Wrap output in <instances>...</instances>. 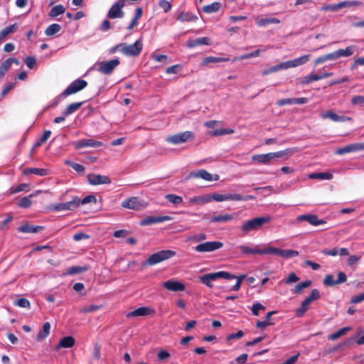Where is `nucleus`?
I'll return each mask as SVG.
<instances>
[{"instance_id":"f257e3e1","label":"nucleus","mask_w":364,"mask_h":364,"mask_svg":"<svg viewBox=\"0 0 364 364\" xmlns=\"http://www.w3.org/2000/svg\"><path fill=\"white\" fill-rule=\"evenodd\" d=\"M272 218L269 216L257 217L245 221L240 228L244 234L247 235L251 232H257L265 224L270 223Z\"/></svg>"},{"instance_id":"f03ea898","label":"nucleus","mask_w":364,"mask_h":364,"mask_svg":"<svg viewBox=\"0 0 364 364\" xmlns=\"http://www.w3.org/2000/svg\"><path fill=\"white\" fill-rule=\"evenodd\" d=\"M289 152V149L277 152H270L262 154H255L252 156V159L260 164H268L272 160L276 158H281Z\"/></svg>"},{"instance_id":"7ed1b4c3","label":"nucleus","mask_w":364,"mask_h":364,"mask_svg":"<svg viewBox=\"0 0 364 364\" xmlns=\"http://www.w3.org/2000/svg\"><path fill=\"white\" fill-rule=\"evenodd\" d=\"M119 64L120 60L118 58L112 59L108 61H100L96 63V70L103 75H111Z\"/></svg>"},{"instance_id":"20e7f679","label":"nucleus","mask_w":364,"mask_h":364,"mask_svg":"<svg viewBox=\"0 0 364 364\" xmlns=\"http://www.w3.org/2000/svg\"><path fill=\"white\" fill-rule=\"evenodd\" d=\"M176 255V252L173 250H161L151 255L146 260L149 265H154L162 261L170 259Z\"/></svg>"},{"instance_id":"39448f33","label":"nucleus","mask_w":364,"mask_h":364,"mask_svg":"<svg viewBox=\"0 0 364 364\" xmlns=\"http://www.w3.org/2000/svg\"><path fill=\"white\" fill-rule=\"evenodd\" d=\"M87 85V81L81 79H77L72 82L67 88L62 92V94L58 97H67L68 95L75 94L82 90H83Z\"/></svg>"},{"instance_id":"423d86ee","label":"nucleus","mask_w":364,"mask_h":364,"mask_svg":"<svg viewBox=\"0 0 364 364\" xmlns=\"http://www.w3.org/2000/svg\"><path fill=\"white\" fill-rule=\"evenodd\" d=\"M121 52L127 56H138L143 48L141 39L136 41L133 44L123 43Z\"/></svg>"},{"instance_id":"0eeeda50","label":"nucleus","mask_w":364,"mask_h":364,"mask_svg":"<svg viewBox=\"0 0 364 364\" xmlns=\"http://www.w3.org/2000/svg\"><path fill=\"white\" fill-rule=\"evenodd\" d=\"M122 206L124 208L132 209L134 210H141L145 208L147 206V204L139 198L133 196L122 201Z\"/></svg>"},{"instance_id":"6e6552de","label":"nucleus","mask_w":364,"mask_h":364,"mask_svg":"<svg viewBox=\"0 0 364 364\" xmlns=\"http://www.w3.org/2000/svg\"><path fill=\"white\" fill-rule=\"evenodd\" d=\"M223 247V243L220 241H209L198 245L194 247V250L198 252H210Z\"/></svg>"},{"instance_id":"1a4fd4ad","label":"nucleus","mask_w":364,"mask_h":364,"mask_svg":"<svg viewBox=\"0 0 364 364\" xmlns=\"http://www.w3.org/2000/svg\"><path fill=\"white\" fill-rule=\"evenodd\" d=\"M194 134L192 132L186 131L178 133L166 138V141L171 144H179L187 141L189 139L193 138Z\"/></svg>"},{"instance_id":"9d476101","label":"nucleus","mask_w":364,"mask_h":364,"mask_svg":"<svg viewBox=\"0 0 364 364\" xmlns=\"http://www.w3.org/2000/svg\"><path fill=\"white\" fill-rule=\"evenodd\" d=\"M124 4L122 1H117L115 2L109 9L107 14V17L111 19L121 18L124 16V13L122 8L124 6Z\"/></svg>"},{"instance_id":"9b49d317","label":"nucleus","mask_w":364,"mask_h":364,"mask_svg":"<svg viewBox=\"0 0 364 364\" xmlns=\"http://www.w3.org/2000/svg\"><path fill=\"white\" fill-rule=\"evenodd\" d=\"M75 149H80L87 147L97 148L102 146V143L93 139H82L73 142Z\"/></svg>"},{"instance_id":"f8f14e48","label":"nucleus","mask_w":364,"mask_h":364,"mask_svg":"<svg viewBox=\"0 0 364 364\" xmlns=\"http://www.w3.org/2000/svg\"><path fill=\"white\" fill-rule=\"evenodd\" d=\"M310 55H304L291 60L282 62L284 70L306 64L310 60Z\"/></svg>"},{"instance_id":"ddd939ff","label":"nucleus","mask_w":364,"mask_h":364,"mask_svg":"<svg viewBox=\"0 0 364 364\" xmlns=\"http://www.w3.org/2000/svg\"><path fill=\"white\" fill-rule=\"evenodd\" d=\"M87 180L89 183L93 186L109 184L112 182L109 176L95 173L88 174Z\"/></svg>"},{"instance_id":"4468645a","label":"nucleus","mask_w":364,"mask_h":364,"mask_svg":"<svg viewBox=\"0 0 364 364\" xmlns=\"http://www.w3.org/2000/svg\"><path fill=\"white\" fill-rule=\"evenodd\" d=\"M338 276V279H335L334 276L333 274L326 275L323 280V284L327 287H332L336 284L343 283L347 280V277L346 274L343 272H339Z\"/></svg>"},{"instance_id":"2eb2a0df","label":"nucleus","mask_w":364,"mask_h":364,"mask_svg":"<svg viewBox=\"0 0 364 364\" xmlns=\"http://www.w3.org/2000/svg\"><path fill=\"white\" fill-rule=\"evenodd\" d=\"M297 220L307 221L309 224L314 226H318L326 223L325 220L319 219L316 215L314 214L300 215L297 217Z\"/></svg>"},{"instance_id":"dca6fc26","label":"nucleus","mask_w":364,"mask_h":364,"mask_svg":"<svg viewBox=\"0 0 364 364\" xmlns=\"http://www.w3.org/2000/svg\"><path fill=\"white\" fill-rule=\"evenodd\" d=\"M189 176L191 178H200L207 181H218L219 179L218 175L215 174L213 176L205 169L191 172Z\"/></svg>"},{"instance_id":"f3484780","label":"nucleus","mask_w":364,"mask_h":364,"mask_svg":"<svg viewBox=\"0 0 364 364\" xmlns=\"http://www.w3.org/2000/svg\"><path fill=\"white\" fill-rule=\"evenodd\" d=\"M163 287L172 291H182L185 289V285L183 283L173 279L164 282Z\"/></svg>"},{"instance_id":"a211bd4d","label":"nucleus","mask_w":364,"mask_h":364,"mask_svg":"<svg viewBox=\"0 0 364 364\" xmlns=\"http://www.w3.org/2000/svg\"><path fill=\"white\" fill-rule=\"evenodd\" d=\"M171 219V218L168 215L157 216V217L151 216V217H148V218L143 219L140 222V224L144 226L149 225H152L154 223H159L168 221Z\"/></svg>"},{"instance_id":"6ab92c4d","label":"nucleus","mask_w":364,"mask_h":364,"mask_svg":"<svg viewBox=\"0 0 364 364\" xmlns=\"http://www.w3.org/2000/svg\"><path fill=\"white\" fill-rule=\"evenodd\" d=\"M321 117L323 119H330L333 122H346L350 121L352 119L350 117L339 116L331 110H328L324 113H321Z\"/></svg>"},{"instance_id":"aec40b11","label":"nucleus","mask_w":364,"mask_h":364,"mask_svg":"<svg viewBox=\"0 0 364 364\" xmlns=\"http://www.w3.org/2000/svg\"><path fill=\"white\" fill-rule=\"evenodd\" d=\"M363 149H364V143L352 144L347 145L344 147H342L341 149H338L336 151V154L343 155V154H345L347 153L353 152V151H356L358 150H363Z\"/></svg>"},{"instance_id":"412c9836","label":"nucleus","mask_w":364,"mask_h":364,"mask_svg":"<svg viewBox=\"0 0 364 364\" xmlns=\"http://www.w3.org/2000/svg\"><path fill=\"white\" fill-rule=\"evenodd\" d=\"M308 102V99L306 97L299 98H287L278 100L277 104L278 106H284L287 105H303Z\"/></svg>"},{"instance_id":"4be33fe9","label":"nucleus","mask_w":364,"mask_h":364,"mask_svg":"<svg viewBox=\"0 0 364 364\" xmlns=\"http://www.w3.org/2000/svg\"><path fill=\"white\" fill-rule=\"evenodd\" d=\"M271 48L272 47L269 46H262L260 48L257 49L252 53H247V54L240 55L239 57L235 58L233 61L242 60L248 59V58H256L259 55L260 53L265 52Z\"/></svg>"},{"instance_id":"5701e85b","label":"nucleus","mask_w":364,"mask_h":364,"mask_svg":"<svg viewBox=\"0 0 364 364\" xmlns=\"http://www.w3.org/2000/svg\"><path fill=\"white\" fill-rule=\"evenodd\" d=\"M255 22L259 26H264L269 24L279 23L280 20L274 17L263 18L261 16H257L255 18Z\"/></svg>"},{"instance_id":"b1692460","label":"nucleus","mask_w":364,"mask_h":364,"mask_svg":"<svg viewBox=\"0 0 364 364\" xmlns=\"http://www.w3.org/2000/svg\"><path fill=\"white\" fill-rule=\"evenodd\" d=\"M176 19L181 22H191L196 21L198 17L191 12L183 11L179 14Z\"/></svg>"},{"instance_id":"393cba45","label":"nucleus","mask_w":364,"mask_h":364,"mask_svg":"<svg viewBox=\"0 0 364 364\" xmlns=\"http://www.w3.org/2000/svg\"><path fill=\"white\" fill-rule=\"evenodd\" d=\"M153 311L148 307H139L127 314V317H136L150 314Z\"/></svg>"},{"instance_id":"a878e982","label":"nucleus","mask_w":364,"mask_h":364,"mask_svg":"<svg viewBox=\"0 0 364 364\" xmlns=\"http://www.w3.org/2000/svg\"><path fill=\"white\" fill-rule=\"evenodd\" d=\"M41 192V191H36V192L30 194L28 196H25L22 198L18 202V205L24 208H29L31 205V198L37 196Z\"/></svg>"},{"instance_id":"bb28decb","label":"nucleus","mask_w":364,"mask_h":364,"mask_svg":"<svg viewBox=\"0 0 364 364\" xmlns=\"http://www.w3.org/2000/svg\"><path fill=\"white\" fill-rule=\"evenodd\" d=\"M218 279L216 273L204 274L199 277V280L208 287H213L212 282Z\"/></svg>"},{"instance_id":"cd10ccee","label":"nucleus","mask_w":364,"mask_h":364,"mask_svg":"<svg viewBox=\"0 0 364 364\" xmlns=\"http://www.w3.org/2000/svg\"><path fill=\"white\" fill-rule=\"evenodd\" d=\"M23 173L24 175L32 173L40 176H45L49 174V171L46 168H26Z\"/></svg>"},{"instance_id":"c85d7f7f","label":"nucleus","mask_w":364,"mask_h":364,"mask_svg":"<svg viewBox=\"0 0 364 364\" xmlns=\"http://www.w3.org/2000/svg\"><path fill=\"white\" fill-rule=\"evenodd\" d=\"M43 229L42 226L25 224L18 228V231L24 233H35Z\"/></svg>"},{"instance_id":"c756f323","label":"nucleus","mask_w":364,"mask_h":364,"mask_svg":"<svg viewBox=\"0 0 364 364\" xmlns=\"http://www.w3.org/2000/svg\"><path fill=\"white\" fill-rule=\"evenodd\" d=\"M276 314V311H272L267 314L266 318L264 321H258L256 323V326L258 328L264 329L267 326L272 325L274 323L271 321V317L273 314Z\"/></svg>"},{"instance_id":"7c9ffc66","label":"nucleus","mask_w":364,"mask_h":364,"mask_svg":"<svg viewBox=\"0 0 364 364\" xmlns=\"http://www.w3.org/2000/svg\"><path fill=\"white\" fill-rule=\"evenodd\" d=\"M230 59L228 58H220V57H213V56H208L203 59L201 65L203 66H205L209 63H223L227 62Z\"/></svg>"},{"instance_id":"2f4dec72","label":"nucleus","mask_w":364,"mask_h":364,"mask_svg":"<svg viewBox=\"0 0 364 364\" xmlns=\"http://www.w3.org/2000/svg\"><path fill=\"white\" fill-rule=\"evenodd\" d=\"M75 344V339L72 336H66L63 338L58 346L56 347V349H59L60 348H71Z\"/></svg>"},{"instance_id":"473e14b6","label":"nucleus","mask_w":364,"mask_h":364,"mask_svg":"<svg viewBox=\"0 0 364 364\" xmlns=\"http://www.w3.org/2000/svg\"><path fill=\"white\" fill-rule=\"evenodd\" d=\"M50 324L49 322H46L43 325V329L36 336V340L38 341H41L45 339L50 333Z\"/></svg>"},{"instance_id":"72a5a7b5","label":"nucleus","mask_w":364,"mask_h":364,"mask_svg":"<svg viewBox=\"0 0 364 364\" xmlns=\"http://www.w3.org/2000/svg\"><path fill=\"white\" fill-rule=\"evenodd\" d=\"M355 50V46H348L345 49H338L336 50L338 58L351 56Z\"/></svg>"},{"instance_id":"f704fd0d","label":"nucleus","mask_w":364,"mask_h":364,"mask_svg":"<svg viewBox=\"0 0 364 364\" xmlns=\"http://www.w3.org/2000/svg\"><path fill=\"white\" fill-rule=\"evenodd\" d=\"M18 25L16 23H14L13 25L5 27L1 32H0V41L4 39L5 37H6L8 35L13 33L16 32L18 29Z\"/></svg>"},{"instance_id":"c9c22d12","label":"nucleus","mask_w":364,"mask_h":364,"mask_svg":"<svg viewBox=\"0 0 364 364\" xmlns=\"http://www.w3.org/2000/svg\"><path fill=\"white\" fill-rule=\"evenodd\" d=\"M280 249L272 246H267L263 249L259 248V255H279Z\"/></svg>"},{"instance_id":"e433bc0d","label":"nucleus","mask_w":364,"mask_h":364,"mask_svg":"<svg viewBox=\"0 0 364 364\" xmlns=\"http://www.w3.org/2000/svg\"><path fill=\"white\" fill-rule=\"evenodd\" d=\"M259 245H255V248H251L246 245H242L239 246L241 252L244 255H259Z\"/></svg>"},{"instance_id":"4c0bfd02","label":"nucleus","mask_w":364,"mask_h":364,"mask_svg":"<svg viewBox=\"0 0 364 364\" xmlns=\"http://www.w3.org/2000/svg\"><path fill=\"white\" fill-rule=\"evenodd\" d=\"M143 14L142 9L141 7H138L136 9L135 15L132 20L130 24L127 27V28L131 31L132 30L137 24H138V20L141 17Z\"/></svg>"},{"instance_id":"58836bf2","label":"nucleus","mask_w":364,"mask_h":364,"mask_svg":"<svg viewBox=\"0 0 364 364\" xmlns=\"http://www.w3.org/2000/svg\"><path fill=\"white\" fill-rule=\"evenodd\" d=\"M311 303L304 299L299 308L296 310V316L297 317H302L306 314V312L309 310V307Z\"/></svg>"},{"instance_id":"ea45409f","label":"nucleus","mask_w":364,"mask_h":364,"mask_svg":"<svg viewBox=\"0 0 364 364\" xmlns=\"http://www.w3.org/2000/svg\"><path fill=\"white\" fill-rule=\"evenodd\" d=\"M61 30V26L58 23H53L50 25L45 31V34L47 36H53L58 33Z\"/></svg>"},{"instance_id":"a19ab883","label":"nucleus","mask_w":364,"mask_h":364,"mask_svg":"<svg viewBox=\"0 0 364 364\" xmlns=\"http://www.w3.org/2000/svg\"><path fill=\"white\" fill-rule=\"evenodd\" d=\"M210 39L207 37H201L196 38L189 42L190 47H196L200 45H210Z\"/></svg>"},{"instance_id":"79ce46f5","label":"nucleus","mask_w":364,"mask_h":364,"mask_svg":"<svg viewBox=\"0 0 364 364\" xmlns=\"http://www.w3.org/2000/svg\"><path fill=\"white\" fill-rule=\"evenodd\" d=\"M65 11V8L64 7V6H63L61 4H58L51 9V10L49 13V16L51 18H55L58 16L64 14Z\"/></svg>"},{"instance_id":"37998d69","label":"nucleus","mask_w":364,"mask_h":364,"mask_svg":"<svg viewBox=\"0 0 364 364\" xmlns=\"http://www.w3.org/2000/svg\"><path fill=\"white\" fill-rule=\"evenodd\" d=\"M82 102H74L67 107L63 112L65 116H68L76 112L82 106Z\"/></svg>"},{"instance_id":"c03bdc74","label":"nucleus","mask_w":364,"mask_h":364,"mask_svg":"<svg viewBox=\"0 0 364 364\" xmlns=\"http://www.w3.org/2000/svg\"><path fill=\"white\" fill-rule=\"evenodd\" d=\"M233 219V216L230 214L219 215L211 218L212 223H225Z\"/></svg>"},{"instance_id":"a18cd8bd","label":"nucleus","mask_w":364,"mask_h":364,"mask_svg":"<svg viewBox=\"0 0 364 364\" xmlns=\"http://www.w3.org/2000/svg\"><path fill=\"white\" fill-rule=\"evenodd\" d=\"M309 177L314 179L331 180L333 178V175L328 172L314 173H311Z\"/></svg>"},{"instance_id":"49530a36","label":"nucleus","mask_w":364,"mask_h":364,"mask_svg":"<svg viewBox=\"0 0 364 364\" xmlns=\"http://www.w3.org/2000/svg\"><path fill=\"white\" fill-rule=\"evenodd\" d=\"M312 284L311 280H306L296 285L294 292L296 294H300L303 290L309 287Z\"/></svg>"},{"instance_id":"de8ad7c7","label":"nucleus","mask_w":364,"mask_h":364,"mask_svg":"<svg viewBox=\"0 0 364 364\" xmlns=\"http://www.w3.org/2000/svg\"><path fill=\"white\" fill-rule=\"evenodd\" d=\"M299 255V252L293 250H279V257L282 258H291Z\"/></svg>"},{"instance_id":"09e8293b","label":"nucleus","mask_w":364,"mask_h":364,"mask_svg":"<svg viewBox=\"0 0 364 364\" xmlns=\"http://www.w3.org/2000/svg\"><path fill=\"white\" fill-rule=\"evenodd\" d=\"M220 8V3L213 2L203 7V11L206 14H212L218 11Z\"/></svg>"},{"instance_id":"8fccbe9b","label":"nucleus","mask_w":364,"mask_h":364,"mask_svg":"<svg viewBox=\"0 0 364 364\" xmlns=\"http://www.w3.org/2000/svg\"><path fill=\"white\" fill-rule=\"evenodd\" d=\"M87 269H88V267L87 266H83V267L73 266V267H70L68 269L67 273L65 274H68V275L76 274L85 272Z\"/></svg>"},{"instance_id":"3c124183","label":"nucleus","mask_w":364,"mask_h":364,"mask_svg":"<svg viewBox=\"0 0 364 364\" xmlns=\"http://www.w3.org/2000/svg\"><path fill=\"white\" fill-rule=\"evenodd\" d=\"M318 80H320L318 75L311 73L309 75H307L303 77L301 79V83L302 85H308L314 81H318Z\"/></svg>"},{"instance_id":"603ef678","label":"nucleus","mask_w":364,"mask_h":364,"mask_svg":"<svg viewBox=\"0 0 364 364\" xmlns=\"http://www.w3.org/2000/svg\"><path fill=\"white\" fill-rule=\"evenodd\" d=\"M362 2L358 1H343L338 3L339 10L352 6H360Z\"/></svg>"},{"instance_id":"864d4df0","label":"nucleus","mask_w":364,"mask_h":364,"mask_svg":"<svg viewBox=\"0 0 364 364\" xmlns=\"http://www.w3.org/2000/svg\"><path fill=\"white\" fill-rule=\"evenodd\" d=\"M281 70H284V65H283V63H281L278 65H274L269 68H267V69H265L264 70H262V75H269L272 73H275V72H278Z\"/></svg>"},{"instance_id":"5fc2aeb1","label":"nucleus","mask_w":364,"mask_h":364,"mask_svg":"<svg viewBox=\"0 0 364 364\" xmlns=\"http://www.w3.org/2000/svg\"><path fill=\"white\" fill-rule=\"evenodd\" d=\"M165 198L170 203L174 205H178L183 202L181 196L175 194H167L165 196Z\"/></svg>"},{"instance_id":"6e6d98bb","label":"nucleus","mask_w":364,"mask_h":364,"mask_svg":"<svg viewBox=\"0 0 364 364\" xmlns=\"http://www.w3.org/2000/svg\"><path fill=\"white\" fill-rule=\"evenodd\" d=\"M350 330V327H344V328H341L340 330H338V331H336V333L331 334L330 336H329V339L330 340H336L338 339V338H340L341 336L345 335L348 331Z\"/></svg>"},{"instance_id":"4d7b16f0","label":"nucleus","mask_w":364,"mask_h":364,"mask_svg":"<svg viewBox=\"0 0 364 364\" xmlns=\"http://www.w3.org/2000/svg\"><path fill=\"white\" fill-rule=\"evenodd\" d=\"M65 164L72 167L77 173H83L85 171V167L80 164L73 162L70 161H65Z\"/></svg>"},{"instance_id":"13d9d810","label":"nucleus","mask_w":364,"mask_h":364,"mask_svg":"<svg viewBox=\"0 0 364 364\" xmlns=\"http://www.w3.org/2000/svg\"><path fill=\"white\" fill-rule=\"evenodd\" d=\"M51 132L50 130L46 131L42 137L37 141L33 146V149L41 146L44 142H46L50 136Z\"/></svg>"},{"instance_id":"bf43d9fd","label":"nucleus","mask_w":364,"mask_h":364,"mask_svg":"<svg viewBox=\"0 0 364 364\" xmlns=\"http://www.w3.org/2000/svg\"><path fill=\"white\" fill-rule=\"evenodd\" d=\"M320 297L321 294L319 291L316 289H314L311 290L310 295L307 296L305 299L308 301L309 303H311L314 301L319 299Z\"/></svg>"},{"instance_id":"052dcab7","label":"nucleus","mask_w":364,"mask_h":364,"mask_svg":"<svg viewBox=\"0 0 364 364\" xmlns=\"http://www.w3.org/2000/svg\"><path fill=\"white\" fill-rule=\"evenodd\" d=\"M207 238V235L205 233L196 234L194 235H191L188 238V241H193L195 242H200L202 241L205 240Z\"/></svg>"},{"instance_id":"680f3d73","label":"nucleus","mask_w":364,"mask_h":364,"mask_svg":"<svg viewBox=\"0 0 364 364\" xmlns=\"http://www.w3.org/2000/svg\"><path fill=\"white\" fill-rule=\"evenodd\" d=\"M66 204L69 210H74L80 206V198L77 196L74 197L72 200L66 202Z\"/></svg>"},{"instance_id":"e2e57ef3","label":"nucleus","mask_w":364,"mask_h":364,"mask_svg":"<svg viewBox=\"0 0 364 364\" xmlns=\"http://www.w3.org/2000/svg\"><path fill=\"white\" fill-rule=\"evenodd\" d=\"M321 10L324 11H333V12L340 11L339 6H338V3L324 5L321 8Z\"/></svg>"},{"instance_id":"0e129e2a","label":"nucleus","mask_w":364,"mask_h":364,"mask_svg":"<svg viewBox=\"0 0 364 364\" xmlns=\"http://www.w3.org/2000/svg\"><path fill=\"white\" fill-rule=\"evenodd\" d=\"M14 305L22 308H29L30 302L27 299L21 298L14 301Z\"/></svg>"},{"instance_id":"69168bd1","label":"nucleus","mask_w":364,"mask_h":364,"mask_svg":"<svg viewBox=\"0 0 364 364\" xmlns=\"http://www.w3.org/2000/svg\"><path fill=\"white\" fill-rule=\"evenodd\" d=\"M351 104L354 106L364 105V96L355 95L351 98Z\"/></svg>"},{"instance_id":"338daca9","label":"nucleus","mask_w":364,"mask_h":364,"mask_svg":"<svg viewBox=\"0 0 364 364\" xmlns=\"http://www.w3.org/2000/svg\"><path fill=\"white\" fill-rule=\"evenodd\" d=\"M100 309H101L100 306L90 305V306H85V307L82 308L80 310V312L83 313V314L91 313V312L96 311Z\"/></svg>"},{"instance_id":"774afa93","label":"nucleus","mask_w":364,"mask_h":364,"mask_svg":"<svg viewBox=\"0 0 364 364\" xmlns=\"http://www.w3.org/2000/svg\"><path fill=\"white\" fill-rule=\"evenodd\" d=\"M265 306L259 302L253 304L252 306V312L255 316H259L260 310H264Z\"/></svg>"}]
</instances>
